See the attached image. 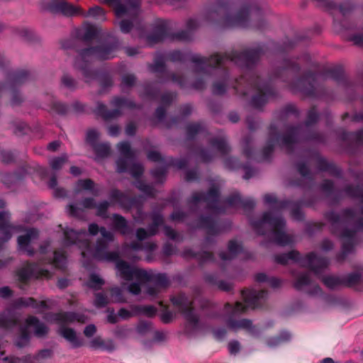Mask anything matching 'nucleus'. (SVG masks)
<instances>
[{"instance_id":"obj_1","label":"nucleus","mask_w":363,"mask_h":363,"mask_svg":"<svg viewBox=\"0 0 363 363\" xmlns=\"http://www.w3.org/2000/svg\"><path fill=\"white\" fill-rule=\"evenodd\" d=\"M66 245L77 244L82 248L84 257H90L98 260H115L117 254L109 253L106 251L107 244L113 239V234L104 228L99 230L96 224L89 227V234L85 231L76 232L72 229L64 231Z\"/></svg>"},{"instance_id":"obj_2","label":"nucleus","mask_w":363,"mask_h":363,"mask_svg":"<svg viewBox=\"0 0 363 363\" xmlns=\"http://www.w3.org/2000/svg\"><path fill=\"white\" fill-rule=\"evenodd\" d=\"M50 9L53 13H60L65 16L80 15L86 17H92L98 21L105 20V12L99 6L91 8L88 13H84L79 6L71 4L65 0H58V2L56 1L52 2Z\"/></svg>"},{"instance_id":"obj_3","label":"nucleus","mask_w":363,"mask_h":363,"mask_svg":"<svg viewBox=\"0 0 363 363\" xmlns=\"http://www.w3.org/2000/svg\"><path fill=\"white\" fill-rule=\"evenodd\" d=\"M55 320L60 325L59 333L66 339L72 347H78L82 345V341L77 337L75 331L65 325L74 321L79 323L85 322L86 318L84 315L73 313H59L56 315Z\"/></svg>"},{"instance_id":"obj_4","label":"nucleus","mask_w":363,"mask_h":363,"mask_svg":"<svg viewBox=\"0 0 363 363\" xmlns=\"http://www.w3.org/2000/svg\"><path fill=\"white\" fill-rule=\"evenodd\" d=\"M116 269L118 274L122 279L136 281L128 286V291L133 294H138L140 286L144 284V279L147 277V272L133 265L128 264L123 261L116 262Z\"/></svg>"},{"instance_id":"obj_5","label":"nucleus","mask_w":363,"mask_h":363,"mask_svg":"<svg viewBox=\"0 0 363 363\" xmlns=\"http://www.w3.org/2000/svg\"><path fill=\"white\" fill-rule=\"evenodd\" d=\"M261 225H268L275 232V239L278 244L285 245L291 242V238L284 231V221L280 216H272L271 213H265L260 222Z\"/></svg>"},{"instance_id":"obj_6","label":"nucleus","mask_w":363,"mask_h":363,"mask_svg":"<svg viewBox=\"0 0 363 363\" xmlns=\"http://www.w3.org/2000/svg\"><path fill=\"white\" fill-rule=\"evenodd\" d=\"M267 297L264 291L246 290L242 291V298L245 303L238 302L232 309V313L235 315L245 311L247 308H255L260 304V301Z\"/></svg>"},{"instance_id":"obj_7","label":"nucleus","mask_w":363,"mask_h":363,"mask_svg":"<svg viewBox=\"0 0 363 363\" xmlns=\"http://www.w3.org/2000/svg\"><path fill=\"white\" fill-rule=\"evenodd\" d=\"M33 329L37 337H43L48 332V328L42 323H40L35 318L30 317L26 320L25 327L21 329V335L16 341V345L21 347L25 346L29 340V330Z\"/></svg>"},{"instance_id":"obj_8","label":"nucleus","mask_w":363,"mask_h":363,"mask_svg":"<svg viewBox=\"0 0 363 363\" xmlns=\"http://www.w3.org/2000/svg\"><path fill=\"white\" fill-rule=\"evenodd\" d=\"M106 3L113 6L118 18L134 16L138 13V0H127L125 4H121L118 0H105Z\"/></svg>"},{"instance_id":"obj_9","label":"nucleus","mask_w":363,"mask_h":363,"mask_svg":"<svg viewBox=\"0 0 363 363\" xmlns=\"http://www.w3.org/2000/svg\"><path fill=\"white\" fill-rule=\"evenodd\" d=\"M172 302L175 308L184 314L188 321L192 323L197 322L198 318L192 310L191 302L186 296L181 294L177 297H173Z\"/></svg>"},{"instance_id":"obj_10","label":"nucleus","mask_w":363,"mask_h":363,"mask_svg":"<svg viewBox=\"0 0 363 363\" xmlns=\"http://www.w3.org/2000/svg\"><path fill=\"white\" fill-rule=\"evenodd\" d=\"M38 231L35 229L27 230L25 235H21L18 238V247L21 250L26 252L29 255L33 253L30 249V245L38 238Z\"/></svg>"},{"instance_id":"obj_11","label":"nucleus","mask_w":363,"mask_h":363,"mask_svg":"<svg viewBox=\"0 0 363 363\" xmlns=\"http://www.w3.org/2000/svg\"><path fill=\"white\" fill-rule=\"evenodd\" d=\"M111 297L108 298L107 296H104L102 294H96L95 299V305L96 306H104L108 302H123L124 301V298L121 294V289L116 287L111 289Z\"/></svg>"},{"instance_id":"obj_12","label":"nucleus","mask_w":363,"mask_h":363,"mask_svg":"<svg viewBox=\"0 0 363 363\" xmlns=\"http://www.w3.org/2000/svg\"><path fill=\"white\" fill-rule=\"evenodd\" d=\"M247 10L242 9L239 12L228 16L225 18V21L228 26H245V21L247 18Z\"/></svg>"},{"instance_id":"obj_13","label":"nucleus","mask_w":363,"mask_h":363,"mask_svg":"<svg viewBox=\"0 0 363 363\" xmlns=\"http://www.w3.org/2000/svg\"><path fill=\"white\" fill-rule=\"evenodd\" d=\"M9 216L6 212L0 213V230L4 235L5 240L11 238V234L14 230H18V228L8 224Z\"/></svg>"},{"instance_id":"obj_14","label":"nucleus","mask_w":363,"mask_h":363,"mask_svg":"<svg viewBox=\"0 0 363 363\" xmlns=\"http://www.w3.org/2000/svg\"><path fill=\"white\" fill-rule=\"evenodd\" d=\"M87 55H92L96 58L100 59H108L113 57L112 55L104 51L101 48H89L84 50L82 53V57H85Z\"/></svg>"},{"instance_id":"obj_15","label":"nucleus","mask_w":363,"mask_h":363,"mask_svg":"<svg viewBox=\"0 0 363 363\" xmlns=\"http://www.w3.org/2000/svg\"><path fill=\"white\" fill-rule=\"evenodd\" d=\"M94 203L92 199H86L82 203L77 205H69L67 208L68 212L72 215L77 216H79V211L85 209L92 208Z\"/></svg>"},{"instance_id":"obj_16","label":"nucleus","mask_w":363,"mask_h":363,"mask_svg":"<svg viewBox=\"0 0 363 363\" xmlns=\"http://www.w3.org/2000/svg\"><path fill=\"white\" fill-rule=\"evenodd\" d=\"M162 223V219L160 218H157L154 223V225L150 227L147 231H146L143 228L138 229L136 235L138 240H143L149 235H152L156 233L157 230L156 228Z\"/></svg>"},{"instance_id":"obj_17","label":"nucleus","mask_w":363,"mask_h":363,"mask_svg":"<svg viewBox=\"0 0 363 363\" xmlns=\"http://www.w3.org/2000/svg\"><path fill=\"white\" fill-rule=\"evenodd\" d=\"M98 28L92 25H84L81 30L80 34L85 40H90L97 35Z\"/></svg>"},{"instance_id":"obj_18","label":"nucleus","mask_w":363,"mask_h":363,"mask_svg":"<svg viewBox=\"0 0 363 363\" xmlns=\"http://www.w3.org/2000/svg\"><path fill=\"white\" fill-rule=\"evenodd\" d=\"M240 245L236 241H230L228 245V252L230 254V256L227 257L225 255H221L222 259L227 260L230 259L233 256L237 254L240 251Z\"/></svg>"},{"instance_id":"obj_19","label":"nucleus","mask_w":363,"mask_h":363,"mask_svg":"<svg viewBox=\"0 0 363 363\" xmlns=\"http://www.w3.org/2000/svg\"><path fill=\"white\" fill-rule=\"evenodd\" d=\"M104 284V281L97 274H91L87 283L89 287L99 289Z\"/></svg>"},{"instance_id":"obj_20","label":"nucleus","mask_w":363,"mask_h":363,"mask_svg":"<svg viewBox=\"0 0 363 363\" xmlns=\"http://www.w3.org/2000/svg\"><path fill=\"white\" fill-rule=\"evenodd\" d=\"M228 325L230 328L234 330L240 328L250 330L252 326V323L249 320L243 319L238 322H230Z\"/></svg>"},{"instance_id":"obj_21","label":"nucleus","mask_w":363,"mask_h":363,"mask_svg":"<svg viewBox=\"0 0 363 363\" xmlns=\"http://www.w3.org/2000/svg\"><path fill=\"white\" fill-rule=\"evenodd\" d=\"M67 157L65 155L59 157L51 159L50 160V164L53 169L57 170L60 169L67 162Z\"/></svg>"},{"instance_id":"obj_22","label":"nucleus","mask_w":363,"mask_h":363,"mask_svg":"<svg viewBox=\"0 0 363 363\" xmlns=\"http://www.w3.org/2000/svg\"><path fill=\"white\" fill-rule=\"evenodd\" d=\"M113 222L115 227L121 230L122 233L125 234L126 233V222L123 217L118 215H113Z\"/></svg>"},{"instance_id":"obj_23","label":"nucleus","mask_w":363,"mask_h":363,"mask_svg":"<svg viewBox=\"0 0 363 363\" xmlns=\"http://www.w3.org/2000/svg\"><path fill=\"white\" fill-rule=\"evenodd\" d=\"M52 262L56 267L62 268L66 263V257L63 253L55 252Z\"/></svg>"},{"instance_id":"obj_24","label":"nucleus","mask_w":363,"mask_h":363,"mask_svg":"<svg viewBox=\"0 0 363 363\" xmlns=\"http://www.w3.org/2000/svg\"><path fill=\"white\" fill-rule=\"evenodd\" d=\"M157 309L152 306H145L143 307H138L135 313L144 314L147 316H152L156 313Z\"/></svg>"},{"instance_id":"obj_25","label":"nucleus","mask_w":363,"mask_h":363,"mask_svg":"<svg viewBox=\"0 0 363 363\" xmlns=\"http://www.w3.org/2000/svg\"><path fill=\"white\" fill-rule=\"evenodd\" d=\"M298 258V253L295 251H291L287 255L279 256L277 261L281 264H286L289 260H297Z\"/></svg>"},{"instance_id":"obj_26","label":"nucleus","mask_w":363,"mask_h":363,"mask_svg":"<svg viewBox=\"0 0 363 363\" xmlns=\"http://www.w3.org/2000/svg\"><path fill=\"white\" fill-rule=\"evenodd\" d=\"M94 187V183L90 179L80 180L77 184V191L83 190H91Z\"/></svg>"},{"instance_id":"obj_27","label":"nucleus","mask_w":363,"mask_h":363,"mask_svg":"<svg viewBox=\"0 0 363 363\" xmlns=\"http://www.w3.org/2000/svg\"><path fill=\"white\" fill-rule=\"evenodd\" d=\"M118 150L120 151L121 154L126 157L129 158L131 157L132 153L130 151V147L129 143L126 142H123L118 144Z\"/></svg>"},{"instance_id":"obj_28","label":"nucleus","mask_w":363,"mask_h":363,"mask_svg":"<svg viewBox=\"0 0 363 363\" xmlns=\"http://www.w3.org/2000/svg\"><path fill=\"white\" fill-rule=\"evenodd\" d=\"M218 196V191L216 189L211 190L206 196H203V194L199 195V196H194V201H199L202 199L206 201L214 200Z\"/></svg>"},{"instance_id":"obj_29","label":"nucleus","mask_w":363,"mask_h":363,"mask_svg":"<svg viewBox=\"0 0 363 363\" xmlns=\"http://www.w3.org/2000/svg\"><path fill=\"white\" fill-rule=\"evenodd\" d=\"M323 281L330 289L337 287L340 284V280L337 277L333 276L325 277L323 279Z\"/></svg>"},{"instance_id":"obj_30","label":"nucleus","mask_w":363,"mask_h":363,"mask_svg":"<svg viewBox=\"0 0 363 363\" xmlns=\"http://www.w3.org/2000/svg\"><path fill=\"white\" fill-rule=\"evenodd\" d=\"M94 150L99 156L104 157L109 153L110 147L107 144H100L94 146Z\"/></svg>"},{"instance_id":"obj_31","label":"nucleus","mask_w":363,"mask_h":363,"mask_svg":"<svg viewBox=\"0 0 363 363\" xmlns=\"http://www.w3.org/2000/svg\"><path fill=\"white\" fill-rule=\"evenodd\" d=\"M162 288H164V285L160 283H155L154 284H149L147 290V294L151 296H155L157 293H159L161 291Z\"/></svg>"},{"instance_id":"obj_32","label":"nucleus","mask_w":363,"mask_h":363,"mask_svg":"<svg viewBox=\"0 0 363 363\" xmlns=\"http://www.w3.org/2000/svg\"><path fill=\"white\" fill-rule=\"evenodd\" d=\"M150 329V323L148 322H140L135 328V332L139 335H143Z\"/></svg>"},{"instance_id":"obj_33","label":"nucleus","mask_w":363,"mask_h":363,"mask_svg":"<svg viewBox=\"0 0 363 363\" xmlns=\"http://www.w3.org/2000/svg\"><path fill=\"white\" fill-rule=\"evenodd\" d=\"M32 274V266L28 264L25 269L18 272V277L21 280L24 281L29 278Z\"/></svg>"},{"instance_id":"obj_34","label":"nucleus","mask_w":363,"mask_h":363,"mask_svg":"<svg viewBox=\"0 0 363 363\" xmlns=\"http://www.w3.org/2000/svg\"><path fill=\"white\" fill-rule=\"evenodd\" d=\"M308 282L309 279L308 274H302L298 278L295 285L296 288L301 289L303 286L308 284Z\"/></svg>"},{"instance_id":"obj_35","label":"nucleus","mask_w":363,"mask_h":363,"mask_svg":"<svg viewBox=\"0 0 363 363\" xmlns=\"http://www.w3.org/2000/svg\"><path fill=\"white\" fill-rule=\"evenodd\" d=\"M225 58H227V56H223V55L216 54L211 57V59L209 62V65L216 66V65L222 63L223 62H224Z\"/></svg>"},{"instance_id":"obj_36","label":"nucleus","mask_w":363,"mask_h":363,"mask_svg":"<svg viewBox=\"0 0 363 363\" xmlns=\"http://www.w3.org/2000/svg\"><path fill=\"white\" fill-rule=\"evenodd\" d=\"M99 133L94 129L89 130L86 133V140L89 143L93 144L97 139Z\"/></svg>"},{"instance_id":"obj_37","label":"nucleus","mask_w":363,"mask_h":363,"mask_svg":"<svg viewBox=\"0 0 363 363\" xmlns=\"http://www.w3.org/2000/svg\"><path fill=\"white\" fill-rule=\"evenodd\" d=\"M137 311V308H135L132 310V311H128L126 309L122 308L118 311V315L123 319L128 318L133 315H136L135 311Z\"/></svg>"},{"instance_id":"obj_38","label":"nucleus","mask_w":363,"mask_h":363,"mask_svg":"<svg viewBox=\"0 0 363 363\" xmlns=\"http://www.w3.org/2000/svg\"><path fill=\"white\" fill-rule=\"evenodd\" d=\"M307 260H308V264L310 266V267H311L313 269V270L315 271L316 270L314 269V264H317V263H320V262H322V261H320L315 255L313 254H311V255H309L308 257H307Z\"/></svg>"},{"instance_id":"obj_39","label":"nucleus","mask_w":363,"mask_h":363,"mask_svg":"<svg viewBox=\"0 0 363 363\" xmlns=\"http://www.w3.org/2000/svg\"><path fill=\"white\" fill-rule=\"evenodd\" d=\"M120 27L123 33H128L132 28V23L128 21H121Z\"/></svg>"},{"instance_id":"obj_40","label":"nucleus","mask_w":363,"mask_h":363,"mask_svg":"<svg viewBox=\"0 0 363 363\" xmlns=\"http://www.w3.org/2000/svg\"><path fill=\"white\" fill-rule=\"evenodd\" d=\"M108 203L107 202H103L99 204L96 206L97 213L99 216H105V210L108 208Z\"/></svg>"},{"instance_id":"obj_41","label":"nucleus","mask_w":363,"mask_h":363,"mask_svg":"<svg viewBox=\"0 0 363 363\" xmlns=\"http://www.w3.org/2000/svg\"><path fill=\"white\" fill-rule=\"evenodd\" d=\"M130 173L135 177H139L143 173L142 166L140 164H135L133 168L131 169Z\"/></svg>"},{"instance_id":"obj_42","label":"nucleus","mask_w":363,"mask_h":363,"mask_svg":"<svg viewBox=\"0 0 363 363\" xmlns=\"http://www.w3.org/2000/svg\"><path fill=\"white\" fill-rule=\"evenodd\" d=\"M228 349L231 354H236L240 350V345L238 342H231L228 345Z\"/></svg>"},{"instance_id":"obj_43","label":"nucleus","mask_w":363,"mask_h":363,"mask_svg":"<svg viewBox=\"0 0 363 363\" xmlns=\"http://www.w3.org/2000/svg\"><path fill=\"white\" fill-rule=\"evenodd\" d=\"M96 332V327L94 325H87L84 331V335L89 337H91Z\"/></svg>"},{"instance_id":"obj_44","label":"nucleus","mask_w":363,"mask_h":363,"mask_svg":"<svg viewBox=\"0 0 363 363\" xmlns=\"http://www.w3.org/2000/svg\"><path fill=\"white\" fill-rule=\"evenodd\" d=\"M147 157L149 160L152 161H159L161 159V156L159 152L156 151H152L148 153Z\"/></svg>"},{"instance_id":"obj_45","label":"nucleus","mask_w":363,"mask_h":363,"mask_svg":"<svg viewBox=\"0 0 363 363\" xmlns=\"http://www.w3.org/2000/svg\"><path fill=\"white\" fill-rule=\"evenodd\" d=\"M51 356V351L49 350H44L40 351L36 359H40V358H47Z\"/></svg>"},{"instance_id":"obj_46","label":"nucleus","mask_w":363,"mask_h":363,"mask_svg":"<svg viewBox=\"0 0 363 363\" xmlns=\"http://www.w3.org/2000/svg\"><path fill=\"white\" fill-rule=\"evenodd\" d=\"M264 201L268 204H272L276 201V198L274 195H266L264 196Z\"/></svg>"},{"instance_id":"obj_47","label":"nucleus","mask_w":363,"mask_h":363,"mask_svg":"<svg viewBox=\"0 0 363 363\" xmlns=\"http://www.w3.org/2000/svg\"><path fill=\"white\" fill-rule=\"evenodd\" d=\"M11 294V291L8 287H3L0 289V295L2 297H7Z\"/></svg>"},{"instance_id":"obj_48","label":"nucleus","mask_w":363,"mask_h":363,"mask_svg":"<svg viewBox=\"0 0 363 363\" xmlns=\"http://www.w3.org/2000/svg\"><path fill=\"white\" fill-rule=\"evenodd\" d=\"M119 132V128L117 126H111L108 128V133L112 135H116Z\"/></svg>"},{"instance_id":"obj_49","label":"nucleus","mask_w":363,"mask_h":363,"mask_svg":"<svg viewBox=\"0 0 363 363\" xmlns=\"http://www.w3.org/2000/svg\"><path fill=\"white\" fill-rule=\"evenodd\" d=\"M60 143L58 141H54L49 144L48 149L50 150H56L60 147Z\"/></svg>"},{"instance_id":"obj_50","label":"nucleus","mask_w":363,"mask_h":363,"mask_svg":"<svg viewBox=\"0 0 363 363\" xmlns=\"http://www.w3.org/2000/svg\"><path fill=\"white\" fill-rule=\"evenodd\" d=\"M165 233L167 234V235H168L171 238H175V235H176L175 232L169 228H165Z\"/></svg>"},{"instance_id":"obj_51","label":"nucleus","mask_w":363,"mask_h":363,"mask_svg":"<svg viewBox=\"0 0 363 363\" xmlns=\"http://www.w3.org/2000/svg\"><path fill=\"white\" fill-rule=\"evenodd\" d=\"M123 162H124V161L123 160H119L117 162V169H118V171L120 172H123V171L125 170V167L122 166V164Z\"/></svg>"},{"instance_id":"obj_52","label":"nucleus","mask_w":363,"mask_h":363,"mask_svg":"<svg viewBox=\"0 0 363 363\" xmlns=\"http://www.w3.org/2000/svg\"><path fill=\"white\" fill-rule=\"evenodd\" d=\"M70 172L74 175L77 176L80 174L81 171L80 169L77 167H72L70 169Z\"/></svg>"},{"instance_id":"obj_53","label":"nucleus","mask_w":363,"mask_h":363,"mask_svg":"<svg viewBox=\"0 0 363 363\" xmlns=\"http://www.w3.org/2000/svg\"><path fill=\"white\" fill-rule=\"evenodd\" d=\"M257 280L259 282H263L267 280V276L264 274H259L257 276Z\"/></svg>"},{"instance_id":"obj_54","label":"nucleus","mask_w":363,"mask_h":363,"mask_svg":"<svg viewBox=\"0 0 363 363\" xmlns=\"http://www.w3.org/2000/svg\"><path fill=\"white\" fill-rule=\"evenodd\" d=\"M23 304L26 306H32L33 307H36V303L32 298H29L26 303H23Z\"/></svg>"},{"instance_id":"obj_55","label":"nucleus","mask_w":363,"mask_h":363,"mask_svg":"<svg viewBox=\"0 0 363 363\" xmlns=\"http://www.w3.org/2000/svg\"><path fill=\"white\" fill-rule=\"evenodd\" d=\"M172 218L173 220H179L182 218V215L179 212H174L172 215Z\"/></svg>"},{"instance_id":"obj_56","label":"nucleus","mask_w":363,"mask_h":363,"mask_svg":"<svg viewBox=\"0 0 363 363\" xmlns=\"http://www.w3.org/2000/svg\"><path fill=\"white\" fill-rule=\"evenodd\" d=\"M114 104L119 106H123L125 105V101L121 99H116L114 101Z\"/></svg>"},{"instance_id":"obj_57","label":"nucleus","mask_w":363,"mask_h":363,"mask_svg":"<svg viewBox=\"0 0 363 363\" xmlns=\"http://www.w3.org/2000/svg\"><path fill=\"white\" fill-rule=\"evenodd\" d=\"M133 80L134 79L133 77H126L123 78V82L127 84H130Z\"/></svg>"},{"instance_id":"obj_58","label":"nucleus","mask_w":363,"mask_h":363,"mask_svg":"<svg viewBox=\"0 0 363 363\" xmlns=\"http://www.w3.org/2000/svg\"><path fill=\"white\" fill-rule=\"evenodd\" d=\"M126 133L128 135H132L134 133V128L132 125H128L126 128Z\"/></svg>"},{"instance_id":"obj_59","label":"nucleus","mask_w":363,"mask_h":363,"mask_svg":"<svg viewBox=\"0 0 363 363\" xmlns=\"http://www.w3.org/2000/svg\"><path fill=\"white\" fill-rule=\"evenodd\" d=\"M56 180L55 178H52L50 179V183H49V186L51 187V188H55V186H56Z\"/></svg>"},{"instance_id":"obj_60","label":"nucleus","mask_w":363,"mask_h":363,"mask_svg":"<svg viewBox=\"0 0 363 363\" xmlns=\"http://www.w3.org/2000/svg\"><path fill=\"white\" fill-rule=\"evenodd\" d=\"M220 287L223 289V290H225V291H228L230 289V285H224L223 283H220Z\"/></svg>"},{"instance_id":"obj_61","label":"nucleus","mask_w":363,"mask_h":363,"mask_svg":"<svg viewBox=\"0 0 363 363\" xmlns=\"http://www.w3.org/2000/svg\"><path fill=\"white\" fill-rule=\"evenodd\" d=\"M321 363H334L331 358H325L322 360Z\"/></svg>"},{"instance_id":"obj_62","label":"nucleus","mask_w":363,"mask_h":363,"mask_svg":"<svg viewBox=\"0 0 363 363\" xmlns=\"http://www.w3.org/2000/svg\"><path fill=\"white\" fill-rule=\"evenodd\" d=\"M223 88H220L218 86H215V91L216 93L220 94L221 92H223Z\"/></svg>"},{"instance_id":"obj_63","label":"nucleus","mask_w":363,"mask_h":363,"mask_svg":"<svg viewBox=\"0 0 363 363\" xmlns=\"http://www.w3.org/2000/svg\"><path fill=\"white\" fill-rule=\"evenodd\" d=\"M99 344H97L96 341H93V342H91V347H98V346H99Z\"/></svg>"},{"instance_id":"obj_64","label":"nucleus","mask_w":363,"mask_h":363,"mask_svg":"<svg viewBox=\"0 0 363 363\" xmlns=\"http://www.w3.org/2000/svg\"><path fill=\"white\" fill-rule=\"evenodd\" d=\"M40 306L42 308H44L46 307V303L44 301L40 302Z\"/></svg>"}]
</instances>
